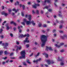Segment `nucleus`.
<instances>
[{"mask_svg": "<svg viewBox=\"0 0 67 67\" xmlns=\"http://www.w3.org/2000/svg\"><path fill=\"white\" fill-rule=\"evenodd\" d=\"M41 41L42 42V47H43L46 44V42L47 41V37L45 35H42L40 37Z\"/></svg>", "mask_w": 67, "mask_h": 67, "instance_id": "obj_1", "label": "nucleus"}, {"mask_svg": "<svg viewBox=\"0 0 67 67\" xmlns=\"http://www.w3.org/2000/svg\"><path fill=\"white\" fill-rule=\"evenodd\" d=\"M28 20L29 21H27L26 22L27 25H30L31 24V23H32V25H35V23H34V21H32L31 22L30 21L31 20V15H28Z\"/></svg>", "mask_w": 67, "mask_h": 67, "instance_id": "obj_2", "label": "nucleus"}, {"mask_svg": "<svg viewBox=\"0 0 67 67\" xmlns=\"http://www.w3.org/2000/svg\"><path fill=\"white\" fill-rule=\"evenodd\" d=\"M20 54L22 57H20L19 58H20V59H21L23 58L25 59V54H26L25 52V50H24L23 51H21Z\"/></svg>", "mask_w": 67, "mask_h": 67, "instance_id": "obj_3", "label": "nucleus"}, {"mask_svg": "<svg viewBox=\"0 0 67 67\" xmlns=\"http://www.w3.org/2000/svg\"><path fill=\"white\" fill-rule=\"evenodd\" d=\"M2 45L4 46V48L5 49H7L8 48L7 47L9 46V43H3Z\"/></svg>", "mask_w": 67, "mask_h": 67, "instance_id": "obj_4", "label": "nucleus"}, {"mask_svg": "<svg viewBox=\"0 0 67 67\" xmlns=\"http://www.w3.org/2000/svg\"><path fill=\"white\" fill-rule=\"evenodd\" d=\"M29 36L30 35H29L28 34H25V35H24L23 34H21L19 36V37H26V36L29 37Z\"/></svg>", "mask_w": 67, "mask_h": 67, "instance_id": "obj_5", "label": "nucleus"}, {"mask_svg": "<svg viewBox=\"0 0 67 67\" xmlns=\"http://www.w3.org/2000/svg\"><path fill=\"white\" fill-rule=\"evenodd\" d=\"M47 63H48V65H50L51 64H54V62L53 60L51 61L49 60H48L46 61Z\"/></svg>", "mask_w": 67, "mask_h": 67, "instance_id": "obj_6", "label": "nucleus"}, {"mask_svg": "<svg viewBox=\"0 0 67 67\" xmlns=\"http://www.w3.org/2000/svg\"><path fill=\"white\" fill-rule=\"evenodd\" d=\"M25 40L24 41V44H25L26 43H29V42H30L29 40H28V38L26 37Z\"/></svg>", "mask_w": 67, "mask_h": 67, "instance_id": "obj_7", "label": "nucleus"}, {"mask_svg": "<svg viewBox=\"0 0 67 67\" xmlns=\"http://www.w3.org/2000/svg\"><path fill=\"white\" fill-rule=\"evenodd\" d=\"M64 44L63 43H60V45L59 46H58L57 45V44H55V46L57 47H58V48H59V47H60V46H62V45H64Z\"/></svg>", "mask_w": 67, "mask_h": 67, "instance_id": "obj_8", "label": "nucleus"}, {"mask_svg": "<svg viewBox=\"0 0 67 67\" xmlns=\"http://www.w3.org/2000/svg\"><path fill=\"white\" fill-rule=\"evenodd\" d=\"M46 50H47V51H48V49H49V50L50 51H53V50L52 48H51V47H48L47 46H46Z\"/></svg>", "mask_w": 67, "mask_h": 67, "instance_id": "obj_9", "label": "nucleus"}, {"mask_svg": "<svg viewBox=\"0 0 67 67\" xmlns=\"http://www.w3.org/2000/svg\"><path fill=\"white\" fill-rule=\"evenodd\" d=\"M63 36H63H61V38H62V39L63 40H64V39L65 38V37H67V35H64Z\"/></svg>", "mask_w": 67, "mask_h": 67, "instance_id": "obj_10", "label": "nucleus"}, {"mask_svg": "<svg viewBox=\"0 0 67 67\" xmlns=\"http://www.w3.org/2000/svg\"><path fill=\"white\" fill-rule=\"evenodd\" d=\"M10 24H13L15 26H16V24L15 23H14V22L13 21L11 22Z\"/></svg>", "mask_w": 67, "mask_h": 67, "instance_id": "obj_11", "label": "nucleus"}, {"mask_svg": "<svg viewBox=\"0 0 67 67\" xmlns=\"http://www.w3.org/2000/svg\"><path fill=\"white\" fill-rule=\"evenodd\" d=\"M8 25H9V24H6V27L7 30H9V29H10V27H9V26H8Z\"/></svg>", "mask_w": 67, "mask_h": 67, "instance_id": "obj_12", "label": "nucleus"}, {"mask_svg": "<svg viewBox=\"0 0 67 67\" xmlns=\"http://www.w3.org/2000/svg\"><path fill=\"white\" fill-rule=\"evenodd\" d=\"M5 55H7V54H10L9 52H8L7 51H5L4 52Z\"/></svg>", "mask_w": 67, "mask_h": 67, "instance_id": "obj_13", "label": "nucleus"}, {"mask_svg": "<svg viewBox=\"0 0 67 67\" xmlns=\"http://www.w3.org/2000/svg\"><path fill=\"white\" fill-rule=\"evenodd\" d=\"M15 5H19V2L18 1L16 2V3H15Z\"/></svg>", "mask_w": 67, "mask_h": 67, "instance_id": "obj_14", "label": "nucleus"}, {"mask_svg": "<svg viewBox=\"0 0 67 67\" xmlns=\"http://www.w3.org/2000/svg\"><path fill=\"white\" fill-rule=\"evenodd\" d=\"M12 10L13 11H15V13H16V12H17V11H19V10L17 9V10H16V9H14V8H13V9H12Z\"/></svg>", "mask_w": 67, "mask_h": 67, "instance_id": "obj_15", "label": "nucleus"}, {"mask_svg": "<svg viewBox=\"0 0 67 67\" xmlns=\"http://www.w3.org/2000/svg\"><path fill=\"white\" fill-rule=\"evenodd\" d=\"M58 60L59 61H60V62H62L63 61V59H60V57H58Z\"/></svg>", "mask_w": 67, "mask_h": 67, "instance_id": "obj_16", "label": "nucleus"}, {"mask_svg": "<svg viewBox=\"0 0 67 67\" xmlns=\"http://www.w3.org/2000/svg\"><path fill=\"white\" fill-rule=\"evenodd\" d=\"M27 63L29 64H31V62H29V60L27 59L26 60Z\"/></svg>", "mask_w": 67, "mask_h": 67, "instance_id": "obj_17", "label": "nucleus"}, {"mask_svg": "<svg viewBox=\"0 0 67 67\" xmlns=\"http://www.w3.org/2000/svg\"><path fill=\"white\" fill-rule=\"evenodd\" d=\"M43 55H46V56H45L46 58H47L48 56V54H47V53H43Z\"/></svg>", "mask_w": 67, "mask_h": 67, "instance_id": "obj_18", "label": "nucleus"}, {"mask_svg": "<svg viewBox=\"0 0 67 67\" xmlns=\"http://www.w3.org/2000/svg\"><path fill=\"white\" fill-rule=\"evenodd\" d=\"M32 7L33 8H35V9H36V6L35 5V4L34 5H32Z\"/></svg>", "mask_w": 67, "mask_h": 67, "instance_id": "obj_19", "label": "nucleus"}, {"mask_svg": "<svg viewBox=\"0 0 67 67\" xmlns=\"http://www.w3.org/2000/svg\"><path fill=\"white\" fill-rule=\"evenodd\" d=\"M40 52H38L37 53V55H35V57L36 58L37 57V56H38L40 54Z\"/></svg>", "mask_w": 67, "mask_h": 67, "instance_id": "obj_20", "label": "nucleus"}, {"mask_svg": "<svg viewBox=\"0 0 67 67\" xmlns=\"http://www.w3.org/2000/svg\"><path fill=\"white\" fill-rule=\"evenodd\" d=\"M16 48H18V49L19 50H20V49H21V46H20L19 47L18 46H16Z\"/></svg>", "mask_w": 67, "mask_h": 67, "instance_id": "obj_21", "label": "nucleus"}, {"mask_svg": "<svg viewBox=\"0 0 67 67\" xmlns=\"http://www.w3.org/2000/svg\"><path fill=\"white\" fill-rule=\"evenodd\" d=\"M55 3H54V5L55 6V7H57V5H56V3H56V2H57V0H55Z\"/></svg>", "mask_w": 67, "mask_h": 67, "instance_id": "obj_22", "label": "nucleus"}, {"mask_svg": "<svg viewBox=\"0 0 67 67\" xmlns=\"http://www.w3.org/2000/svg\"><path fill=\"white\" fill-rule=\"evenodd\" d=\"M9 54H10L9 56H13V55H14V53H10Z\"/></svg>", "mask_w": 67, "mask_h": 67, "instance_id": "obj_23", "label": "nucleus"}, {"mask_svg": "<svg viewBox=\"0 0 67 67\" xmlns=\"http://www.w3.org/2000/svg\"><path fill=\"white\" fill-rule=\"evenodd\" d=\"M41 60V58H39L37 60H36V62L37 63L38 62V61H40Z\"/></svg>", "mask_w": 67, "mask_h": 67, "instance_id": "obj_24", "label": "nucleus"}, {"mask_svg": "<svg viewBox=\"0 0 67 67\" xmlns=\"http://www.w3.org/2000/svg\"><path fill=\"white\" fill-rule=\"evenodd\" d=\"M42 26V24L41 23H39L38 25V26L39 27H41V26Z\"/></svg>", "mask_w": 67, "mask_h": 67, "instance_id": "obj_25", "label": "nucleus"}, {"mask_svg": "<svg viewBox=\"0 0 67 67\" xmlns=\"http://www.w3.org/2000/svg\"><path fill=\"white\" fill-rule=\"evenodd\" d=\"M3 53V51H0V55H1Z\"/></svg>", "mask_w": 67, "mask_h": 67, "instance_id": "obj_26", "label": "nucleus"}, {"mask_svg": "<svg viewBox=\"0 0 67 67\" xmlns=\"http://www.w3.org/2000/svg\"><path fill=\"white\" fill-rule=\"evenodd\" d=\"M23 64L24 65V66H26V63L25 62H23Z\"/></svg>", "mask_w": 67, "mask_h": 67, "instance_id": "obj_27", "label": "nucleus"}, {"mask_svg": "<svg viewBox=\"0 0 67 67\" xmlns=\"http://www.w3.org/2000/svg\"><path fill=\"white\" fill-rule=\"evenodd\" d=\"M35 5L36 6V7H39V6H40V4H35Z\"/></svg>", "mask_w": 67, "mask_h": 67, "instance_id": "obj_28", "label": "nucleus"}, {"mask_svg": "<svg viewBox=\"0 0 67 67\" xmlns=\"http://www.w3.org/2000/svg\"><path fill=\"white\" fill-rule=\"evenodd\" d=\"M22 7H23V10H24V9H25V6L24 5H23L22 6Z\"/></svg>", "mask_w": 67, "mask_h": 67, "instance_id": "obj_29", "label": "nucleus"}, {"mask_svg": "<svg viewBox=\"0 0 67 67\" xmlns=\"http://www.w3.org/2000/svg\"><path fill=\"white\" fill-rule=\"evenodd\" d=\"M5 12H3L1 13V14L2 15H4V14H5Z\"/></svg>", "mask_w": 67, "mask_h": 67, "instance_id": "obj_30", "label": "nucleus"}, {"mask_svg": "<svg viewBox=\"0 0 67 67\" xmlns=\"http://www.w3.org/2000/svg\"><path fill=\"white\" fill-rule=\"evenodd\" d=\"M3 31V30H2V29H0V33L1 34V33H2V32Z\"/></svg>", "mask_w": 67, "mask_h": 67, "instance_id": "obj_31", "label": "nucleus"}, {"mask_svg": "<svg viewBox=\"0 0 67 67\" xmlns=\"http://www.w3.org/2000/svg\"><path fill=\"white\" fill-rule=\"evenodd\" d=\"M11 11H12L11 9H8V12L9 13H10V12H11Z\"/></svg>", "mask_w": 67, "mask_h": 67, "instance_id": "obj_32", "label": "nucleus"}, {"mask_svg": "<svg viewBox=\"0 0 67 67\" xmlns=\"http://www.w3.org/2000/svg\"><path fill=\"white\" fill-rule=\"evenodd\" d=\"M27 20H26V19H24V22H27Z\"/></svg>", "mask_w": 67, "mask_h": 67, "instance_id": "obj_33", "label": "nucleus"}, {"mask_svg": "<svg viewBox=\"0 0 67 67\" xmlns=\"http://www.w3.org/2000/svg\"><path fill=\"white\" fill-rule=\"evenodd\" d=\"M16 43L17 45H19V42L17 41H16Z\"/></svg>", "mask_w": 67, "mask_h": 67, "instance_id": "obj_34", "label": "nucleus"}, {"mask_svg": "<svg viewBox=\"0 0 67 67\" xmlns=\"http://www.w3.org/2000/svg\"><path fill=\"white\" fill-rule=\"evenodd\" d=\"M46 1L48 3H50V0H47Z\"/></svg>", "mask_w": 67, "mask_h": 67, "instance_id": "obj_35", "label": "nucleus"}, {"mask_svg": "<svg viewBox=\"0 0 67 67\" xmlns=\"http://www.w3.org/2000/svg\"><path fill=\"white\" fill-rule=\"evenodd\" d=\"M56 30H55L54 29L52 31V32H53V33H55V32H56Z\"/></svg>", "mask_w": 67, "mask_h": 67, "instance_id": "obj_36", "label": "nucleus"}, {"mask_svg": "<svg viewBox=\"0 0 67 67\" xmlns=\"http://www.w3.org/2000/svg\"><path fill=\"white\" fill-rule=\"evenodd\" d=\"M21 15L22 16H23L24 15V13H23V12H21Z\"/></svg>", "mask_w": 67, "mask_h": 67, "instance_id": "obj_37", "label": "nucleus"}, {"mask_svg": "<svg viewBox=\"0 0 67 67\" xmlns=\"http://www.w3.org/2000/svg\"><path fill=\"white\" fill-rule=\"evenodd\" d=\"M64 49H62L60 51V52H61V53H63V52H64Z\"/></svg>", "mask_w": 67, "mask_h": 67, "instance_id": "obj_38", "label": "nucleus"}, {"mask_svg": "<svg viewBox=\"0 0 67 67\" xmlns=\"http://www.w3.org/2000/svg\"><path fill=\"white\" fill-rule=\"evenodd\" d=\"M4 15H5V16H7V15H8V14L7 13H5Z\"/></svg>", "mask_w": 67, "mask_h": 67, "instance_id": "obj_39", "label": "nucleus"}, {"mask_svg": "<svg viewBox=\"0 0 67 67\" xmlns=\"http://www.w3.org/2000/svg\"><path fill=\"white\" fill-rule=\"evenodd\" d=\"M60 22L62 24V23H64V21H63V20H61L60 21Z\"/></svg>", "mask_w": 67, "mask_h": 67, "instance_id": "obj_40", "label": "nucleus"}, {"mask_svg": "<svg viewBox=\"0 0 67 67\" xmlns=\"http://www.w3.org/2000/svg\"><path fill=\"white\" fill-rule=\"evenodd\" d=\"M36 12L37 14H39L38 10H36Z\"/></svg>", "mask_w": 67, "mask_h": 67, "instance_id": "obj_41", "label": "nucleus"}, {"mask_svg": "<svg viewBox=\"0 0 67 67\" xmlns=\"http://www.w3.org/2000/svg\"><path fill=\"white\" fill-rule=\"evenodd\" d=\"M62 27H63V26H62V25H60V26L59 27V28L60 29H62Z\"/></svg>", "mask_w": 67, "mask_h": 67, "instance_id": "obj_42", "label": "nucleus"}, {"mask_svg": "<svg viewBox=\"0 0 67 67\" xmlns=\"http://www.w3.org/2000/svg\"><path fill=\"white\" fill-rule=\"evenodd\" d=\"M45 8H46V9H47L48 10V6H46L45 7Z\"/></svg>", "mask_w": 67, "mask_h": 67, "instance_id": "obj_43", "label": "nucleus"}, {"mask_svg": "<svg viewBox=\"0 0 67 67\" xmlns=\"http://www.w3.org/2000/svg\"><path fill=\"white\" fill-rule=\"evenodd\" d=\"M15 58L14 57H10V59H15Z\"/></svg>", "mask_w": 67, "mask_h": 67, "instance_id": "obj_44", "label": "nucleus"}, {"mask_svg": "<svg viewBox=\"0 0 67 67\" xmlns=\"http://www.w3.org/2000/svg\"><path fill=\"white\" fill-rule=\"evenodd\" d=\"M21 24L23 25H25V23L24 22L21 23Z\"/></svg>", "mask_w": 67, "mask_h": 67, "instance_id": "obj_45", "label": "nucleus"}, {"mask_svg": "<svg viewBox=\"0 0 67 67\" xmlns=\"http://www.w3.org/2000/svg\"><path fill=\"white\" fill-rule=\"evenodd\" d=\"M60 65H64V63L62 62V63H60Z\"/></svg>", "mask_w": 67, "mask_h": 67, "instance_id": "obj_46", "label": "nucleus"}, {"mask_svg": "<svg viewBox=\"0 0 67 67\" xmlns=\"http://www.w3.org/2000/svg\"><path fill=\"white\" fill-rule=\"evenodd\" d=\"M43 27H46V24L44 25Z\"/></svg>", "mask_w": 67, "mask_h": 67, "instance_id": "obj_47", "label": "nucleus"}, {"mask_svg": "<svg viewBox=\"0 0 67 67\" xmlns=\"http://www.w3.org/2000/svg\"><path fill=\"white\" fill-rule=\"evenodd\" d=\"M59 32L60 33H63V31H59Z\"/></svg>", "mask_w": 67, "mask_h": 67, "instance_id": "obj_48", "label": "nucleus"}, {"mask_svg": "<svg viewBox=\"0 0 67 67\" xmlns=\"http://www.w3.org/2000/svg\"><path fill=\"white\" fill-rule=\"evenodd\" d=\"M26 46H27V48H28L29 47V44H26Z\"/></svg>", "mask_w": 67, "mask_h": 67, "instance_id": "obj_49", "label": "nucleus"}, {"mask_svg": "<svg viewBox=\"0 0 67 67\" xmlns=\"http://www.w3.org/2000/svg\"><path fill=\"white\" fill-rule=\"evenodd\" d=\"M7 57H5V58H3V59H7Z\"/></svg>", "mask_w": 67, "mask_h": 67, "instance_id": "obj_50", "label": "nucleus"}, {"mask_svg": "<svg viewBox=\"0 0 67 67\" xmlns=\"http://www.w3.org/2000/svg\"><path fill=\"white\" fill-rule=\"evenodd\" d=\"M10 35L11 37H13V34H12L11 33L10 34Z\"/></svg>", "mask_w": 67, "mask_h": 67, "instance_id": "obj_51", "label": "nucleus"}, {"mask_svg": "<svg viewBox=\"0 0 67 67\" xmlns=\"http://www.w3.org/2000/svg\"><path fill=\"white\" fill-rule=\"evenodd\" d=\"M41 14H43V13H44V12H43V11L42 10H41Z\"/></svg>", "mask_w": 67, "mask_h": 67, "instance_id": "obj_52", "label": "nucleus"}, {"mask_svg": "<svg viewBox=\"0 0 67 67\" xmlns=\"http://www.w3.org/2000/svg\"><path fill=\"white\" fill-rule=\"evenodd\" d=\"M19 33H21V32H22V30L20 29L19 30Z\"/></svg>", "mask_w": 67, "mask_h": 67, "instance_id": "obj_53", "label": "nucleus"}, {"mask_svg": "<svg viewBox=\"0 0 67 67\" xmlns=\"http://www.w3.org/2000/svg\"><path fill=\"white\" fill-rule=\"evenodd\" d=\"M18 49H18V47H17V49H16V53L18 52Z\"/></svg>", "mask_w": 67, "mask_h": 67, "instance_id": "obj_54", "label": "nucleus"}, {"mask_svg": "<svg viewBox=\"0 0 67 67\" xmlns=\"http://www.w3.org/2000/svg\"><path fill=\"white\" fill-rule=\"evenodd\" d=\"M56 23H59V21L57 20H56Z\"/></svg>", "mask_w": 67, "mask_h": 67, "instance_id": "obj_55", "label": "nucleus"}, {"mask_svg": "<svg viewBox=\"0 0 67 67\" xmlns=\"http://www.w3.org/2000/svg\"><path fill=\"white\" fill-rule=\"evenodd\" d=\"M59 16H60V17H62V15L61 14H59Z\"/></svg>", "mask_w": 67, "mask_h": 67, "instance_id": "obj_56", "label": "nucleus"}, {"mask_svg": "<svg viewBox=\"0 0 67 67\" xmlns=\"http://www.w3.org/2000/svg\"><path fill=\"white\" fill-rule=\"evenodd\" d=\"M37 2L38 3H40V1L38 0H37Z\"/></svg>", "mask_w": 67, "mask_h": 67, "instance_id": "obj_57", "label": "nucleus"}, {"mask_svg": "<svg viewBox=\"0 0 67 67\" xmlns=\"http://www.w3.org/2000/svg\"><path fill=\"white\" fill-rule=\"evenodd\" d=\"M5 64V62H3V63H2V64H3V65H4Z\"/></svg>", "mask_w": 67, "mask_h": 67, "instance_id": "obj_58", "label": "nucleus"}, {"mask_svg": "<svg viewBox=\"0 0 67 67\" xmlns=\"http://www.w3.org/2000/svg\"><path fill=\"white\" fill-rule=\"evenodd\" d=\"M48 11L49 12H52V10L51 9H49L48 10Z\"/></svg>", "mask_w": 67, "mask_h": 67, "instance_id": "obj_59", "label": "nucleus"}, {"mask_svg": "<svg viewBox=\"0 0 67 67\" xmlns=\"http://www.w3.org/2000/svg\"><path fill=\"white\" fill-rule=\"evenodd\" d=\"M32 14L35 13V12H34V10H32Z\"/></svg>", "mask_w": 67, "mask_h": 67, "instance_id": "obj_60", "label": "nucleus"}, {"mask_svg": "<svg viewBox=\"0 0 67 67\" xmlns=\"http://www.w3.org/2000/svg\"><path fill=\"white\" fill-rule=\"evenodd\" d=\"M2 9H4V7L3 6H2Z\"/></svg>", "mask_w": 67, "mask_h": 67, "instance_id": "obj_61", "label": "nucleus"}, {"mask_svg": "<svg viewBox=\"0 0 67 67\" xmlns=\"http://www.w3.org/2000/svg\"><path fill=\"white\" fill-rule=\"evenodd\" d=\"M1 38H3V35L1 36Z\"/></svg>", "mask_w": 67, "mask_h": 67, "instance_id": "obj_62", "label": "nucleus"}, {"mask_svg": "<svg viewBox=\"0 0 67 67\" xmlns=\"http://www.w3.org/2000/svg\"><path fill=\"white\" fill-rule=\"evenodd\" d=\"M41 67H43L44 66V65L43 64H41Z\"/></svg>", "mask_w": 67, "mask_h": 67, "instance_id": "obj_63", "label": "nucleus"}, {"mask_svg": "<svg viewBox=\"0 0 67 67\" xmlns=\"http://www.w3.org/2000/svg\"><path fill=\"white\" fill-rule=\"evenodd\" d=\"M9 62L10 63H12V62H13V60H10L9 61Z\"/></svg>", "mask_w": 67, "mask_h": 67, "instance_id": "obj_64", "label": "nucleus"}]
</instances>
